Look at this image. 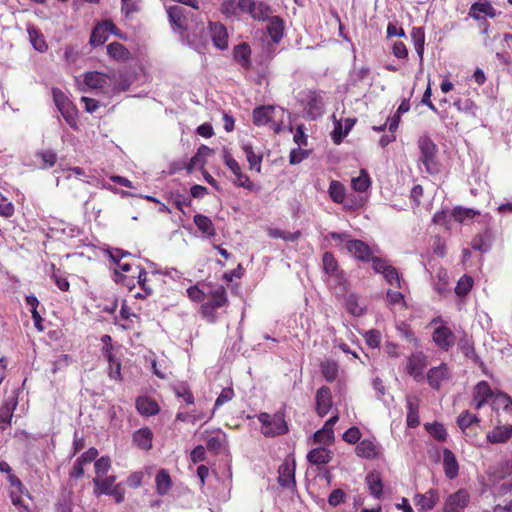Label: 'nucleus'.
Here are the masks:
<instances>
[{"mask_svg": "<svg viewBox=\"0 0 512 512\" xmlns=\"http://www.w3.org/2000/svg\"><path fill=\"white\" fill-rule=\"evenodd\" d=\"M221 11L226 16L240 14L238 0L225 1L221 6Z\"/></svg>", "mask_w": 512, "mask_h": 512, "instance_id": "nucleus-58", "label": "nucleus"}, {"mask_svg": "<svg viewBox=\"0 0 512 512\" xmlns=\"http://www.w3.org/2000/svg\"><path fill=\"white\" fill-rule=\"evenodd\" d=\"M371 181L368 173L361 170L360 175L352 178V188L357 192H364L370 187Z\"/></svg>", "mask_w": 512, "mask_h": 512, "instance_id": "nucleus-45", "label": "nucleus"}, {"mask_svg": "<svg viewBox=\"0 0 512 512\" xmlns=\"http://www.w3.org/2000/svg\"><path fill=\"white\" fill-rule=\"evenodd\" d=\"M427 365V357L422 352L412 354L407 360V373L416 381H421L424 369Z\"/></svg>", "mask_w": 512, "mask_h": 512, "instance_id": "nucleus-11", "label": "nucleus"}, {"mask_svg": "<svg viewBox=\"0 0 512 512\" xmlns=\"http://www.w3.org/2000/svg\"><path fill=\"white\" fill-rule=\"evenodd\" d=\"M242 150L244 151L249 167L251 170L261 171L262 156L254 152L253 147L249 143H242Z\"/></svg>", "mask_w": 512, "mask_h": 512, "instance_id": "nucleus-38", "label": "nucleus"}, {"mask_svg": "<svg viewBox=\"0 0 512 512\" xmlns=\"http://www.w3.org/2000/svg\"><path fill=\"white\" fill-rule=\"evenodd\" d=\"M175 393L179 398H182L187 404L194 403V396L188 387L181 385L175 389Z\"/></svg>", "mask_w": 512, "mask_h": 512, "instance_id": "nucleus-61", "label": "nucleus"}, {"mask_svg": "<svg viewBox=\"0 0 512 512\" xmlns=\"http://www.w3.org/2000/svg\"><path fill=\"white\" fill-rule=\"evenodd\" d=\"M496 15L495 9L487 1H479L472 5L470 9V16L480 19L482 16L494 17Z\"/></svg>", "mask_w": 512, "mask_h": 512, "instance_id": "nucleus-33", "label": "nucleus"}, {"mask_svg": "<svg viewBox=\"0 0 512 512\" xmlns=\"http://www.w3.org/2000/svg\"><path fill=\"white\" fill-rule=\"evenodd\" d=\"M111 260L117 265L115 269V274L117 276L116 281H123V278H119V272H129L131 270V266L129 263L122 262V258L125 256H129V252H125L121 249H114L109 252Z\"/></svg>", "mask_w": 512, "mask_h": 512, "instance_id": "nucleus-27", "label": "nucleus"}, {"mask_svg": "<svg viewBox=\"0 0 512 512\" xmlns=\"http://www.w3.org/2000/svg\"><path fill=\"white\" fill-rule=\"evenodd\" d=\"M167 14L169 17V21L174 27V29H185V17H184V9L180 6H170L167 8Z\"/></svg>", "mask_w": 512, "mask_h": 512, "instance_id": "nucleus-34", "label": "nucleus"}, {"mask_svg": "<svg viewBox=\"0 0 512 512\" xmlns=\"http://www.w3.org/2000/svg\"><path fill=\"white\" fill-rule=\"evenodd\" d=\"M366 483L368 485L370 493L376 497L380 498L383 492V485L378 473H370L366 477Z\"/></svg>", "mask_w": 512, "mask_h": 512, "instance_id": "nucleus-41", "label": "nucleus"}, {"mask_svg": "<svg viewBox=\"0 0 512 512\" xmlns=\"http://www.w3.org/2000/svg\"><path fill=\"white\" fill-rule=\"evenodd\" d=\"M223 160L225 165L231 170L233 174L241 169L238 162L233 158V156L227 149L223 150Z\"/></svg>", "mask_w": 512, "mask_h": 512, "instance_id": "nucleus-62", "label": "nucleus"}, {"mask_svg": "<svg viewBox=\"0 0 512 512\" xmlns=\"http://www.w3.org/2000/svg\"><path fill=\"white\" fill-rule=\"evenodd\" d=\"M38 156L42 159L44 163L43 168L52 167L57 161L56 154L51 150L42 151L38 153Z\"/></svg>", "mask_w": 512, "mask_h": 512, "instance_id": "nucleus-60", "label": "nucleus"}, {"mask_svg": "<svg viewBox=\"0 0 512 512\" xmlns=\"http://www.w3.org/2000/svg\"><path fill=\"white\" fill-rule=\"evenodd\" d=\"M435 326L432 339L437 347L444 351H448L455 342V336L450 328L442 324L440 318L433 319L431 322Z\"/></svg>", "mask_w": 512, "mask_h": 512, "instance_id": "nucleus-6", "label": "nucleus"}, {"mask_svg": "<svg viewBox=\"0 0 512 512\" xmlns=\"http://www.w3.org/2000/svg\"><path fill=\"white\" fill-rule=\"evenodd\" d=\"M512 437V425L497 426L488 432L487 440L489 443H505Z\"/></svg>", "mask_w": 512, "mask_h": 512, "instance_id": "nucleus-25", "label": "nucleus"}, {"mask_svg": "<svg viewBox=\"0 0 512 512\" xmlns=\"http://www.w3.org/2000/svg\"><path fill=\"white\" fill-rule=\"evenodd\" d=\"M472 283H473V281H472L471 277H469L467 275L462 276L459 279V281L457 282V285L455 288L456 294L459 296L466 295L472 288Z\"/></svg>", "mask_w": 512, "mask_h": 512, "instance_id": "nucleus-50", "label": "nucleus"}, {"mask_svg": "<svg viewBox=\"0 0 512 512\" xmlns=\"http://www.w3.org/2000/svg\"><path fill=\"white\" fill-rule=\"evenodd\" d=\"M331 458V451L324 447L312 449L307 454V460L313 465L327 464Z\"/></svg>", "mask_w": 512, "mask_h": 512, "instance_id": "nucleus-31", "label": "nucleus"}, {"mask_svg": "<svg viewBox=\"0 0 512 512\" xmlns=\"http://www.w3.org/2000/svg\"><path fill=\"white\" fill-rule=\"evenodd\" d=\"M109 362V376L111 379L120 381L121 378V363L115 358L113 354L105 357Z\"/></svg>", "mask_w": 512, "mask_h": 512, "instance_id": "nucleus-48", "label": "nucleus"}, {"mask_svg": "<svg viewBox=\"0 0 512 512\" xmlns=\"http://www.w3.org/2000/svg\"><path fill=\"white\" fill-rule=\"evenodd\" d=\"M153 432L144 427L134 432L133 443L140 449L148 451L152 448Z\"/></svg>", "mask_w": 512, "mask_h": 512, "instance_id": "nucleus-23", "label": "nucleus"}, {"mask_svg": "<svg viewBox=\"0 0 512 512\" xmlns=\"http://www.w3.org/2000/svg\"><path fill=\"white\" fill-rule=\"evenodd\" d=\"M323 377L326 381L332 382L338 376V365L333 361H325L321 364Z\"/></svg>", "mask_w": 512, "mask_h": 512, "instance_id": "nucleus-46", "label": "nucleus"}, {"mask_svg": "<svg viewBox=\"0 0 512 512\" xmlns=\"http://www.w3.org/2000/svg\"><path fill=\"white\" fill-rule=\"evenodd\" d=\"M267 25V30L274 43H279L284 34V22L279 16H271Z\"/></svg>", "mask_w": 512, "mask_h": 512, "instance_id": "nucleus-28", "label": "nucleus"}, {"mask_svg": "<svg viewBox=\"0 0 512 512\" xmlns=\"http://www.w3.org/2000/svg\"><path fill=\"white\" fill-rule=\"evenodd\" d=\"M442 463H443V469H444L445 476L450 480L455 479L459 473V464L456 459V456L454 455V453L451 450H449L447 448H445L443 450Z\"/></svg>", "mask_w": 512, "mask_h": 512, "instance_id": "nucleus-20", "label": "nucleus"}, {"mask_svg": "<svg viewBox=\"0 0 512 512\" xmlns=\"http://www.w3.org/2000/svg\"><path fill=\"white\" fill-rule=\"evenodd\" d=\"M107 53L116 61H127L131 57L129 50L119 42L110 43L107 46Z\"/></svg>", "mask_w": 512, "mask_h": 512, "instance_id": "nucleus-35", "label": "nucleus"}, {"mask_svg": "<svg viewBox=\"0 0 512 512\" xmlns=\"http://www.w3.org/2000/svg\"><path fill=\"white\" fill-rule=\"evenodd\" d=\"M109 34H114L119 36L120 38H125L122 34L119 33L117 27L109 20L103 21L98 24L92 31L90 37V43L93 46H100L105 43Z\"/></svg>", "mask_w": 512, "mask_h": 512, "instance_id": "nucleus-10", "label": "nucleus"}, {"mask_svg": "<svg viewBox=\"0 0 512 512\" xmlns=\"http://www.w3.org/2000/svg\"><path fill=\"white\" fill-rule=\"evenodd\" d=\"M382 275L391 286L402 287L398 271L393 266H390Z\"/></svg>", "mask_w": 512, "mask_h": 512, "instance_id": "nucleus-51", "label": "nucleus"}, {"mask_svg": "<svg viewBox=\"0 0 512 512\" xmlns=\"http://www.w3.org/2000/svg\"><path fill=\"white\" fill-rule=\"evenodd\" d=\"M235 180L234 184L243 187L245 189L251 190L253 188V183L250 181L249 177L242 173L241 169L238 172L234 173Z\"/></svg>", "mask_w": 512, "mask_h": 512, "instance_id": "nucleus-56", "label": "nucleus"}, {"mask_svg": "<svg viewBox=\"0 0 512 512\" xmlns=\"http://www.w3.org/2000/svg\"><path fill=\"white\" fill-rule=\"evenodd\" d=\"M407 402V425L411 428H415L420 424L418 410L419 403L416 397L408 396Z\"/></svg>", "mask_w": 512, "mask_h": 512, "instance_id": "nucleus-30", "label": "nucleus"}, {"mask_svg": "<svg viewBox=\"0 0 512 512\" xmlns=\"http://www.w3.org/2000/svg\"><path fill=\"white\" fill-rule=\"evenodd\" d=\"M304 109L311 119L321 116L324 111V97L320 92L309 91L302 99Z\"/></svg>", "mask_w": 512, "mask_h": 512, "instance_id": "nucleus-9", "label": "nucleus"}, {"mask_svg": "<svg viewBox=\"0 0 512 512\" xmlns=\"http://www.w3.org/2000/svg\"><path fill=\"white\" fill-rule=\"evenodd\" d=\"M77 83L79 89L83 92H88L90 90L107 92L115 87L116 80L114 75L111 76L98 71H91L84 74L82 82L77 79Z\"/></svg>", "mask_w": 512, "mask_h": 512, "instance_id": "nucleus-2", "label": "nucleus"}, {"mask_svg": "<svg viewBox=\"0 0 512 512\" xmlns=\"http://www.w3.org/2000/svg\"><path fill=\"white\" fill-rule=\"evenodd\" d=\"M418 146L421 152L420 161L426 171L432 175L437 174L440 171V166L436 160L437 147L434 142L428 137H421Z\"/></svg>", "mask_w": 512, "mask_h": 512, "instance_id": "nucleus-4", "label": "nucleus"}, {"mask_svg": "<svg viewBox=\"0 0 512 512\" xmlns=\"http://www.w3.org/2000/svg\"><path fill=\"white\" fill-rule=\"evenodd\" d=\"M332 407V396L330 389L326 386L318 389L316 393V411L319 416H325Z\"/></svg>", "mask_w": 512, "mask_h": 512, "instance_id": "nucleus-18", "label": "nucleus"}, {"mask_svg": "<svg viewBox=\"0 0 512 512\" xmlns=\"http://www.w3.org/2000/svg\"><path fill=\"white\" fill-rule=\"evenodd\" d=\"M322 262L326 273L333 275L337 271V262L330 252L323 255Z\"/></svg>", "mask_w": 512, "mask_h": 512, "instance_id": "nucleus-55", "label": "nucleus"}, {"mask_svg": "<svg viewBox=\"0 0 512 512\" xmlns=\"http://www.w3.org/2000/svg\"><path fill=\"white\" fill-rule=\"evenodd\" d=\"M12 490L10 492L11 501L14 506L18 507L20 512H31L29 507L24 504L21 494L23 492V485L17 478L11 479Z\"/></svg>", "mask_w": 512, "mask_h": 512, "instance_id": "nucleus-24", "label": "nucleus"}, {"mask_svg": "<svg viewBox=\"0 0 512 512\" xmlns=\"http://www.w3.org/2000/svg\"><path fill=\"white\" fill-rule=\"evenodd\" d=\"M492 408L495 411L502 409L505 413L512 417V400L507 394H495L492 400Z\"/></svg>", "mask_w": 512, "mask_h": 512, "instance_id": "nucleus-37", "label": "nucleus"}, {"mask_svg": "<svg viewBox=\"0 0 512 512\" xmlns=\"http://www.w3.org/2000/svg\"><path fill=\"white\" fill-rule=\"evenodd\" d=\"M453 105L459 112H463L470 115H475L476 105L470 99L461 100L458 99L454 101Z\"/></svg>", "mask_w": 512, "mask_h": 512, "instance_id": "nucleus-49", "label": "nucleus"}, {"mask_svg": "<svg viewBox=\"0 0 512 512\" xmlns=\"http://www.w3.org/2000/svg\"><path fill=\"white\" fill-rule=\"evenodd\" d=\"M425 429L438 441H444L447 437L446 429L440 423H427L425 424Z\"/></svg>", "mask_w": 512, "mask_h": 512, "instance_id": "nucleus-47", "label": "nucleus"}, {"mask_svg": "<svg viewBox=\"0 0 512 512\" xmlns=\"http://www.w3.org/2000/svg\"><path fill=\"white\" fill-rule=\"evenodd\" d=\"M238 7L241 14H248L256 21H265L272 14L271 7L260 0H238Z\"/></svg>", "mask_w": 512, "mask_h": 512, "instance_id": "nucleus-5", "label": "nucleus"}, {"mask_svg": "<svg viewBox=\"0 0 512 512\" xmlns=\"http://www.w3.org/2000/svg\"><path fill=\"white\" fill-rule=\"evenodd\" d=\"M17 406V401L14 397L9 398L0 407V429L5 430L10 424L13 417V412Z\"/></svg>", "mask_w": 512, "mask_h": 512, "instance_id": "nucleus-26", "label": "nucleus"}, {"mask_svg": "<svg viewBox=\"0 0 512 512\" xmlns=\"http://www.w3.org/2000/svg\"><path fill=\"white\" fill-rule=\"evenodd\" d=\"M156 490L159 495H165L172 486V481L168 472L164 469L160 470L156 475Z\"/></svg>", "mask_w": 512, "mask_h": 512, "instance_id": "nucleus-40", "label": "nucleus"}, {"mask_svg": "<svg viewBox=\"0 0 512 512\" xmlns=\"http://www.w3.org/2000/svg\"><path fill=\"white\" fill-rule=\"evenodd\" d=\"M450 377V371L446 364L433 367L427 372V381L433 389H440L443 382Z\"/></svg>", "mask_w": 512, "mask_h": 512, "instance_id": "nucleus-14", "label": "nucleus"}, {"mask_svg": "<svg viewBox=\"0 0 512 512\" xmlns=\"http://www.w3.org/2000/svg\"><path fill=\"white\" fill-rule=\"evenodd\" d=\"M439 501V494L435 489H429L424 494H416L414 497V503L419 511H430Z\"/></svg>", "mask_w": 512, "mask_h": 512, "instance_id": "nucleus-15", "label": "nucleus"}, {"mask_svg": "<svg viewBox=\"0 0 512 512\" xmlns=\"http://www.w3.org/2000/svg\"><path fill=\"white\" fill-rule=\"evenodd\" d=\"M27 33L29 36V41L38 52H46L48 49V45L44 38V35L33 25H28Z\"/></svg>", "mask_w": 512, "mask_h": 512, "instance_id": "nucleus-29", "label": "nucleus"}, {"mask_svg": "<svg viewBox=\"0 0 512 512\" xmlns=\"http://www.w3.org/2000/svg\"><path fill=\"white\" fill-rule=\"evenodd\" d=\"M228 299L223 286H217L206 296L201 305L200 313L208 322L214 323L217 320L216 310L226 305Z\"/></svg>", "mask_w": 512, "mask_h": 512, "instance_id": "nucleus-1", "label": "nucleus"}, {"mask_svg": "<svg viewBox=\"0 0 512 512\" xmlns=\"http://www.w3.org/2000/svg\"><path fill=\"white\" fill-rule=\"evenodd\" d=\"M479 422V418L468 411L462 412L457 419L458 426L467 437L476 432L475 428L478 427Z\"/></svg>", "mask_w": 512, "mask_h": 512, "instance_id": "nucleus-19", "label": "nucleus"}, {"mask_svg": "<svg viewBox=\"0 0 512 512\" xmlns=\"http://www.w3.org/2000/svg\"><path fill=\"white\" fill-rule=\"evenodd\" d=\"M470 502V494L466 489H459L448 495L444 501L443 512H464Z\"/></svg>", "mask_w": 512, "mask_h": 512, "instance_id": "nucleus-8", "label": "nucleus"}, {"mask_svg": "<svg viewBox=\"0 0 512 512\" xmlns=\"http://www.w3.org/2000/svg\"><path fill=\"white\" fill-rule=\"evenodd\" d=\"M494 393L486 381L479 382L473 390L472 405L476 410L482 408L489 399L493 398Z\"/></svg>", "mask_w": 512, "mask_h": 512, "instance_id": "nucleus-13", "label": "nucleus"}, {"mask_svg": "<svg viewBox=\"0 0 512 512\" xmlns=\"http://www.w3.org/2000/svg\"><path fill=\"white\" fill-rule=\"evenodd\" d=\"M258 420L261 423V432L266 437H275L287 432L288 427L284 419V414L277 412L275 414L260 413Z\"/></svg>", "mask_w": 512, "mask_h": 512, "instance_id": "nucleus-3", "label": "nucleus"}, {"mask_svg": "<svg viewBox=\"0 0 512 512\" xmlns=\"http://www.w3.org/2000/svg\"><path fill=\"white\" fill-rule=\"evenodd\" d=\"M360 436V430L357 427H351L343 434V440L349 444H355Z\"/></svg>", "mask_w": 512, "mask_h": 512, "instance_id": "nucleus-63", "label": "nucleus"}, {"mask_svg": "<svg viewBox=\"0 0 512 512\" xmlns=\"http://www.w3.org/2000/svg\"><path fill=\"white\" fill-rule=\"evenodd\" d=\"M116 481V476H109L103 480L99 478L93 479V484L95 486L94 494L98 497L100 495H107L115 486L114 483Z\"/></svg>", "mask_w": 512, "mask_h": 512, "instance_id": "nucleus-39", "label": "nucleus"}, {"mask_svg": "<svg viewBox=\"0 0 512 512\" xmlns=\"http://www.w3.org/2000/svg\"><path fill=\"white\" fill-rule=\"evenodd\" d=\"M194 223L197 228L204 234L208 236H213L215 234V230L212 224V221L204 215L197 214L194 216Z\"/></svg>", "mask_w": 512, "mask_h": 512, "instance_id": "nucleus-44", "label": "nucleus"}, {"mask_svg": "<svg viewBox=\"0 0 512 512\" xmlns=\"http://www.w3.org/2000/svg\"><path fill=\"white\" fill-rule=\"evenodd\" d=\"M347 250L361 261H370L372 257L371 248L361 240H350L346 244Z\"/></svg>", "mask_w": 512, "mask_h": 512, "instance_id": "nucleus-16", "label": "nucleus"}, {"mask_svg": "<svg viewBox=\"0 0 512 512\" xmlns=\"http://www.w3.org/2000/svg\"><path fill=\"white\" fill-rule=\"evenodd\" d=\"M370 74V69L367 66H361L359 68H354L352 71V78L355 82H361L368 78Z\"/></svg>", "mask_w": 512, "mask_h": 512, "instance_id": "nucleus-64", "label": "nucleus"}, {"mask_svg": "<svg viewBox=\"0 0 512 512\" xmlns=\"http://www.w3.org/2000/svg\"><path fill=\"white\" fill-rule=\"evenodd\" d=\"M480 212L470 208L456 207L454 208L452 215L454 219L463 224H468L475 216L479 215Z\"/></svg>", "mask_w": 512, "mask_h": 512, "instance_id": "nucleus-42", "label": "nucleus"}, {"mask_svg": "<svg viewBox=\"0 0 512 512\" xmlns=\"http://www.w3.org/2000/svg\"><path fill=\"white\" fill-rule=\"evenodd\" d=\"M338 415L332 416L326 421L323 428L314 434V441L321 444H331L334 441L333 426L337 423Z\"/></svg>", "mask_w": 512, "mask_h": 512, "instance_id": "nucleus-17", "label": "nucleus"}, {"mask_svg": "<svg viewBox=\"0 0 512 512\" xmlns=\"http://www.w3.org/2000/svg\"><path fill=\"white\" fill-rule=\"evenodd\" d=\"M52 94H53L54 102L59 111L71 106V102L68 100V98L65 96V94L60 89L54 88L52 90Z\"/></svg>", "mask_w": 512, "mask_h": 512, "instance_id": "nucleus-53", "label": "nucleus"}, {"mask_svg": "<svg viewBox=\"0 0 512 512\" xmlns=\"http://www.w3.org/2000/svg\"><path fill=\"white\" fill-rule=\"evenodd\" d=\"M365 341L371 348H377L381 342L380 332L377 330H370L365 333Z\"/></svg>", "mask_w": 512, "mask_h": 512, "instance_id": "nucleus-59", "label": "nucleus"}, {"mask_svg": "<svg viewBox=\"0 0 512 512\" xmlns=\"http://www.w3.org/2000/svg\"><path fill=\"white\" fill-rule=\"evenodd\" d=\"M278 113H283L282 110L277 109L274 106H262L254 109L253 121L257 126L267 125L272 123L275 132L280 131V125L276 121Z\"/></svg>", "mask_w": 512, "mask_h": 512, "instance_id": "nucleus-7", "label": "nucleus"}, {"mask_svg": "<svg viewBox=\"0 0 512 512\" xmlns=\"http://www.w3.org/2000/svg\"><path fill=\"white\" fill-rule=\"evenodd\" d=\"M381 447L374 441L364 439L356 446V454L362 458L373 459L380 455Z\"/></svg>", "mask_w": 512, "mask_h": 512, "instance_id": "nucleus-22", "label": "nucleus"}, {"mask_svg": "<svg viewBox=\"0 0 512 512\" xmlns=\"http://www.w3.org/2000/svg\"><path fill=\"white\" fill-rule=\"evenodd\" d=\"M251 49L248 44L241 43L234 48V59L245 69L250 67Z\"/></svg>", "mask_w": 512, "mask_h": 512, "instance_id": "nucleus-36", "label": "nucleus"}, {"mask_svg": "<svg viewBox=\"0 0 512 512\" xmlns=\"http://www.w3.org/2000/svg\"><path fill=\"white\" fill-rule=\"evenodd\" d=\"M414 39L415 50L422 60L424 53V34L420 28L414 29L412 33Z\"/></svg>", "mask_w": 512, "mask_h": 512, "instance_id": "nucleus-54", "label": "nucleus"}, {"mask_svg": "<svg viewBox=\"0 0 512 512\" xmlns=\"http://www.w3.org/2000/svg\"><path fill=\"white\" fill-rule=\"evenodd\" d=\"M278 482L280 486L286 489L295 487V466L294 464L283 463L278 470Z\"/></svg>", "mask_w": 512, "mask_h": 512, "instance_id": "nucleus-21", "label": "nucleus"}, {"mask_svg": "<svg viewBox=\"0 0 512 512\" xmlns=\"http://www.w3.org/2000/svg\"><path fill=\"white\" fill-rule=\"evenodd\" d=\"M136 408L138 412L145 416H152L158 413V404L149 397H139L136 401Z\"/></svg>", "mask_w": 512, "mask_h": 512, "instance_id": "nucleus-32", "label": "nucleus"}, {"mask_svg": "<svg viewBox=\"0 0 512 512\" xmlns=\"http://www.w3.org/2000/svg\"><path fill=\"white\" fill-rule=\"evenodd\" d=\"M234 397V390L231 387H226L222 389L220 395L217 397L214 405L213 411L218 409L220 406L224 405L225 403L231 401ZM214 414V412H212Z\"/></svg>", "mask_w": 512, "mask_h": 512, "instance_id": "nucleus-52", "label": "nucleus"}, {"mask_svg": "<svg viewBox=\"0 0 512 512\" xmlns=\"http://www.w3.org/2000/svg\"><path fill=\"white\" fill-rule=\"evenodd\" d=\"M94 467L97 475H103L109 471L111 467V460L109 457H101L96 460Z\"/></svg>", "mask_w": 512, "mask_h": 512, "instance_id": "nucleus-57", "label": "nucleus"}, {"mask_svg": "<svg viewBox=\"0 0 512 512\" xmlns=\"http://www.w3.org/2000/svg\"><path fill=\"white\" fill-rule=\"evenodd\" d=\"M210 37L214 46L220 50L228 47V32L220 22H209Z\"/></svg>", "mask_w": 512, "mask_h": 512, "instance_id": "nucleus-12", "label": "nucleus"}, {"mask_svg": "<svg viewBox=\"0 0 512 512\" xmlns=\"http://www.w3.org/2000/svg\"><path fill=\"white\" fill-rule=\"evenodd\" d=\"M329 196L335 203H343L346 195V189L344 185L336 180L330 182L329 185Z\"/></svg>", "mask_w": 512, "mask_h": 512, "instance_id": "nucleus-43", "label": "nucleus"}]
</instances>
